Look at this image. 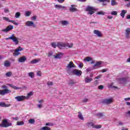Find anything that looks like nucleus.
Returning <instances> with one entry per match:
<instances>
[{"instance_id":"79ce46f5","label":"nucleus","mask_w":130,"mask_h":130,"mask_svg":"<svg viewBox=\"0 0 130 130\" xmlns=\"http://www.w3.org/2000/svg\"><path fill=\"white\" fill-rule=\"evenodd\" d=\"M3 20L7 21V22H10V23L12 22V20H10L8 17H3Z\"/></svg>"},{"instance_id":"393cba45","label":"nucleus","mask_w":130,"mask_h":130,"mask_svg":"<svg viewBox=\"0 0 130 130\" xmlns=\"http://www.w3.org/2000/svg\"><path fill=\"white\" fill-rule=\"evenodd\" d=\"M55 8L57 9V10H60V9H66V7L59 5H55Z\"/></svg>"},{"instance_id":"f704fd0d","label":"nucleus","mask_w":130,"mask_h":130,"mask_svg":"<svg viewBox=\"0 0 130 130\" xmlns=\"http://www.w3.org/2000/svg\"><path fill=\"white\" fill-rule=\"evenodd\" d=\"M48 56L49 57H50V56H54V55H53V52L52 51H50L48 53Z\"/></svg>"},{"instance_id":"338daca9","label":"nucleus","mask_w":130,"mask_h":130,"mask_svg":"<svg viewBox=\"0 0 130 130\" xmlns=\"http://www.w3.org/2000/svg\"><path fill=\"white\" fill-rule=\"evenodd\" d=\"M69 84H70L71 85H74V84H75V82H74V81L73 80H71L69 82Z\"/></svg>"},{"instance_id":"5701e85b","label":"nucleus","mask_w":130,"mask_h":130,"mask_svg":"<svg viewBox=\"0 0 130 130\" xmlns=\"http://www.w3.org/2000/svg\"><path fill=\"white\" fill-rule=\"evenodd\" d=\"M125 37H126V38H129V35H130V30L128 29V28H127L126 30H125Z\"/></svg>"},{"instance_id":"7c9ffc66","label":"nucleus","mask_w":130,"mask_h":130,"mask_svg":"<svg viewBox=\"0 0 130 130\" xmlns=\"http://www.w3.org/2000/svg\"><path fill=\"white\" fill-rule=\"evenodd\" d=\"M31 11H25V17H30V16H31Z\"/></svg>"},{"instance_id":"5fc2aeb1","label":"nucleus","mask_w":130,"mask_h":130,"mask_svg":"<svg viewBox=\"0 0 130 130\" xmlns=\"http://www.w3.org/2000/svg\"><path fill=\"white\" fill-rule=\"evenodd\" d=\"M37 19V17L36 16H34L31 17V20L32 21H36V19Z\"/></svg>"},{"instance_id":"f03ea898","label":"nucleus","mask_w":130,"mask_h":130,"mask_svg":"<svg viewBox=\"0 0 130 130\" xmlns=\"http://www.w3.org/2000/svg\"><path fill=\"white\" fill-rule=\"evenodd\" d=\"M12 40L13 42H14L15 45H18L19 44V40L18 38L15 36V34H12L11 36L6 39V40Z\"/></svg>"},{"instance_id":"4c0bfd02","label":"nucleus","mask_w":130,"mask_h":130,"mask_svg":"<svg viewBox=\"0 0 130 130\" xmlns=\"http://www.w3.org/2000/svg\"><path fill=\"white\" fill-rule=\"evenodd\" d=\"M96 116L100 117H103V116L104 115V113H98L96 114Z\"/></svg>"},{"instance_id":"a211bd4d","label":"nucleus","mask_w":130,"mask_h":130,"mask_svg":"<svg viewBox=\"0 0 130 130\" xmlns=\"http://www.w3.org/2000/svg\"><path fill=\"white\" fill-rule=\"evenodd\" d=\"M59 24H61L62 26H68L69 25V21L68 20H61L59 21Z\"/></svg>"},{"instance_id":"f3484780","label":"nucleus","mask_w":130,"mask_h":130,"mask_svg":"<svg viewBox=\"0 0 130 130\" xmlns=\"http://www.w3.org/2000/svg\"><path fill=\"white\" fill-rule=\"evenodd\" d=\"M27 60V57H26V56H22L20 57L18 59L19 62H25Z\"/></svg>"},{"instance_id":"58836bf2","label":"nucleus","mask_w":130,"mask_h":130,"mask_svg":"<svg viewBox=\"0 0 130 130\" xmlns=\"http://www.w3.org/2000/svg\"><path fill=\"white\" fill-rule=\"evenodd\" d=\"M101 127H102L101 125H94L93 128L98 129V128H101Z\"/></svg>"},{"instance_id":"72a5a7b5","label":"nucleus","mask_w":130,"mask_h":130,"mask_svg":"<svg viewBox=\"0 0 130 130\" xmlns=\"http://www.w3.org/2000/svg\"><path fill=\"white\" fill-rule=\"evenodd\" d=\"M86 125H87V126H92V127H94V123L93 122H87L86 123Z\"/></svg>"},{"instance_id":"c756f323","label":"nucleus","mask_w":130,"mask_h":130,"mask_svg":"<svg viewBox=\"0 0 130 130\" xmlns=\"http://www.w3.org/2000/svg\"><path fill=\"white\" fill-rule=\"evenodd\" d=\"M10 66H11V63H10V62L8 61H5V62H4L5 67H6V68H9V67H10Z\"/></svg>"},{"instance_id":"bf43d9fd","label":"nucleus","mask_w":130,"mask_h":130,"mask_svg":"<svg viewBox=\"0 0 130 130\" xmlns=\"http://www.w3.org/2000/svg\"><path fill=\"white\" fill-rule=\"evenodd\" d=\"M11 119H14V120H16V121L19 120V117H12V118H11Z\"/></svg>"},{"instance_id":"49530a36","label":"nucleus","mask_w":130,"mask_h":130,"mask_svg":"<svg viewBox=\"0 0 130 130\" xmlns=\"http://www.w3.org/2000/svg\"><path fill=\"white\" fill-rule=\"evenodd\" d=\"M97 15H105V12H104L103 11L98 12L97 13Z\"/></svg>"},{"instance_id":"de8ad7c7","label":"nucleus","mask_w":130,"mask_h":130,"mask_svg":"<svg viewBox=\"0 0 130 130\" xmlns=\"http://www.w3.org/2000/svg\"><path fill=\"white\" fill-rule=\"evenodd\" d=\"M47 85H48V86H52V85H53V82L51 81H49L47 83Z\"/></svg>"},{"instance_id":"20e7f679","label":"nucleus","mask_w":130,"mask_h":130,"mask_svg":"<svg viewBox=\"0 0 130 130\" xmlns=\"http://www.w3.org/2000/svg\"><path fill=\"white\" fill-rule=\"evenodd\" d=\"M73 68H76V65L74 64L73 61H70L67 66V73L69 74V71H70V72L73 71V70H71V69H73Z\"/></svg>"},{"instance_id":"dca6fc26","label":"nucleus","mask_w":130,"mask_h":130,"mask_svg":"<svg viewBox=\"0 0 130 130\" xmlns=\"http://www.w3.org/2000/svg\"><path fill=\"white\" fill-rule=\"evenodd\" d=\"M84 81L85 83H86L87 84H89L91 83L92 81H93V78L89 76H87L85 77Z\"/></svg>"},{"instance_id":"a18cd8bd","label":"nucleus","mask_w":130,"mask_h":130,"mask_svg":"<svg viewBox=\"0 0 130 130\" xmlns=\"http://www.w3.org/2000/svg\"><path fill=\"white\" fill-rule=\"evenodd\" d=\"M84 61H90V60H92V58H91L90 57H87L84 59Z\"/></svg>"},{"instance_id":"b1692460","label":"nucleus","mask_w":130,"mask_h":130,"mask_svg":"<svg viewBox=\"0 0 130 130\" xmlns=\"http://www.w3.org/2000/svg\"><path fill=\"white\" fill-rule=\"evenodd\" d=\"M119 81L121 84H124L125 83H126L127 80H126V78H120L119 79Z\"/></svg>"},{"instance_id":"0eeeda50","label":"nucleus","mask_w":130,"mask_h":130,"mask_svg":"<svg viewBox=\"0 0 130 130\" xmlns=\"http://www.w3.org/2000/svg\"><path fill=\"white\" fill-rule=\"evenodd\" d=\"M25 25L27 27H33L34 28H36V25L31 21H27L25 23Z\"/></svg>"},{"instance_id":"f257e3e1","label":"nucleus","mask_w":130,"mask_h":130,"mask_svg":"<svg viewBox=\"0 0 130 130\" xmlns=\"http://www.w3.org/2000/svg\"><path fill=\"white\" fill-rule=\"evenodd\" d=\"M68 74L70 75H74V76H77L78 77H80V76H82V71L78 70L77 69H73L71 71L69 70Z\"/></svg>"},{"instance_id":"9b49d317","label":"nucleus","mask_w":130,"mask_h":130,"mask_svg":"<svg viewBox=\"0 0 130 130\" xmlns=\"http://www.w3.org/2000/svg\"><path fill=\"white\" fill-rule=\"evenodd\" d=\"M14 29V26L13 25H8L6 28L3 29L2 30V32H6L7 33V32H9V31H11V30H13Z\"/></svg>"},{"instance_id":"603ef678","label":"nucleus","mask_w":130,"mask_h":130,"mask_svg":"<svg viewBox=\"0 0 130 130\" xmlns=\"http://www.w3.org/2000/svg\"><path fill=\"white\" fill-rule=\"evenodd\" d=\"M98 88L100 90H103V89H104V86L101 85L98 86Z\"/></svg>"},{"instance_id":"423d86ee","label":"nucleus","mask_w":130,"mask_h":130,"mask_svg":"<svg viewBox=\"0 0 130 130\" xmlns=\"http://www.w3.org/2000/svg\"><path fill=\"white\" fill-rule=\"evenodd\" d=\"M24 49H23L21 46L18 47L17 48H16L13 53L14 56H18V55H20V53L19 51H22V50H23Z\"/></svg>"},{"instance_id":"c9c22d12","label":"nucleus","mask_w":130,"mask_h":130,"mask_svg":"<svg viewBox=\"0 0 130 130\" xmlns=\"http://www.w3.org/2000/svg\"><path fill=\"white\" fill-rule=\"evenodd\" d=\"M51 45L52 47H53V48H56V47H57V44H56V43L55 42L52 43L51 44Z\"/></svg>"},{"instance_id":"2eb2a0df","label":"nucleus","mask_w":130,"mask_h":130,"mask_svg":"<svg viewBox=\"0 0 130 130\" xmlns=\"http://www.w3.org/2000/svg\"><path fill=\"white\" fill-rule=\"evenodd\" d=\"M75 7H76V5H72L71 7L69 9L70 12H72V13L78 12V9L76 8H75Z\"/></svg>"},{"instance_id":"412c9836","label":"nucleus","mask_w":130,"mask_h":130,"mask_svg":"<svg viewBox=\"0 0 130 130\" xmlns=\"http://www.w3.org/2000/svg\"><path fill=\"white\" fill-rule=\"evenodd\" d=\"M11 105H7L5 102H1L0 103V107H10Z\"/></svg>"},{"instance_id":"c03bdc74","label":"nucleus","mask_w":130,"mask_h":130,"mask_svg":"<svg viewBox=\"0 0 130 130\" xmlns=\"http://www.w3.org/2000/svg\"><path fill=\"white\" fill-rule=\"evenodd\" d=\"M12 75H13V73H12V72H9L6 74V77H11Z\"/></svg>"},{"instance_id":"09e8293b","label":"nucleus","mask_w":130,"mask_h":130,"mask_svg":"<svg viewBox=\"0 0 130 130\" xmlns=\"http://www.w3.org/2000/svg\"><path fill=\"white\" fill-rule=\"evenodd\" d=\"M111 14V15H113V16H117V12L116 11H113Z\"/></svg>"},{"instance_id":"a878e982","label":"nucleus","mask_w":130,"mask_h":130,"mask_svg":"<svg viewBox=\"0 0 130 130\" xmlns=\"http://www.w3.org/2000/svg\"><path fill=\"white\" fill-rule=\"evenodd\" d=\"M78 117L79 118V119H81V120H84V117H83V114H82V113L80 112H78Z\"/></svg>"},{"instance_id":"37998d69","label":"nucleus","mask_w":130,"mask_h":130,"mask_svg":"<svg viewBox=\"0 0 130 130\" xmlns=\"http://www.w3.org/2000/svg\"><path fill=\"white\" fill-rule=\"evenodd\" d=\"M24 122L23 121H17L16 125H24Z\"/></svg>"},{"instance_id":"774afa93","label":"nucleus","mask_w":130,"mask_h":130,"mask_svg":"<svg viewBox=\"0 0 130 130\" xmlns=\"http://www.w3.org/2000/svg\"><path fill=\"white\" fill-rule=\"evenodd\" d=\"M125 101H129L130 100V98H127L124 99Z\"/></svg>"},{"instance_id":"4468645a","label":"nucleus","mask_w":130,"mask_h":130,"mask_svg":"<svg viewBox=\"0 0 130 130\" xmlns=\"http://www.w3.org/2000/svg\"><path fill=\"white\" fill-rule=\"evenodd\" d=\"M63 55V53H59L58 54H56V55H54V57L56 59H60V58H62V56Z\"/></svg>"},{"instance_id":"473e14b6","label":"nucleus","mask_w":130,"mask_h":130,"mask_svg":"<svg viewBox=\"0 0 130 130\" xmlns=\"http://www.w3.org/2000/svg\"><path fill=\"white\" fill-rule=\"evenodd\" d=\"M28 122H29L30 124H34L35 123V119L31 118L28 120Z\"/></svg>"},{"instance_id":"4d7b16f0","label":"nucleus","mask_w":130,"mask_h":130,"mask_svg":"<svg viewBox=\"0 0 130 130\" xmlns=\"http://www.w3.org/2000/svg\"><path fill=\"white\" fill-rule=\"evenodd\" d=\"M83 66L84 65L83 64L82 62H81L78 66L79 68H80V69H82Z\"/></svg>"},{"instance_id":"6e6d98bb","label":"nucleus","mask_w":130,"mask_h":130,"mask_svg":"<svg viewBox=\"0 0 130 130\" xmlns=\"http://www.w3.org/2000/svg\"><path fill=\"white\" fill-rule=\"evenodd\" d=\"M11 23H13V24H14V25H16V26H18V25H19V23L16 22L14 20H11Z\"/></svg>"},{"instance_id":"8fccbe9b","label":"nucleus","mask_w":130,"mask_h":130,"mask_svg":"<svg viewBox=\"0 0 130 130\" xmlns=\"http://www.w3.org/2000/svg\"><path fill=\"white\" fill-rule=\"evenodd\" d=\"M125 116H130V110L125 113Z\"/></svg>"},{"instance_id":"aec40b11","label":"nucleus","mask_w":130,"mask_h":130,"mask_svg":"<svg viewBox=\"0 0 130 130\" xmlns=\"http://www.w3.org/2000/svg\"><path fill=\"white\" fill-rule=\"evenodd\" d=\"M39 61H41V59H35L30 61V63H31V64H35V63H37V62H39Z\"/></svg>"},{"instance_id":"bb28decb","label":"nucleus","mask_w":130,"mask_h":130,"mask_svg":"<svg viewBox=\"0 0 130 130\" xmlns=\"http://www.w3.org/2000/svg\"><path fill=\"white\" fill-rule=\"evenodd\" d=\"M126 12H127L126 10H124L121 11V12L120 15L121 17H122V18H124V16L125 14H126Z\"/></svg>"},{"instance_id":"e2e57ef3","label":"nucleus","mask_w":130,"mask_h":130,"mask_svg":"<svg viewBox=\"0 0 130 130\" xmlns=\"http://www.w3.org/2000/svg\"><path fill=\"white\" fill-rule=\"evenodd\" d=\"M99 82V80H96L94 82V85H98V82Z\"/></svg>"},{"instance_id":"ddd939ff","label":"nucleus","mask_w":130,"mask_h":130,"mask_svg":"<svg viewBox=\"0 0 130 130\" xmlns=\"http://www.w3.org/2000/svg\"><path fill=\"white\" fill-rule=\"evenodd\" d=\"M102 64V62L101 61H96L95 64L93 65V69L96 70V67H99V68H101V64Z\"/></svg>"},{"instance_id":"e433bc0d","label":"nucleus","mask_w":130,"mask_h":130,"mask_svg":"<svg viewBox=\"0 0 130 130\" xmlns=\"http://www.w3.org/2000/svg\"><path fill=\"white\" fill-rule=\"evenodd\" d=\"M21 16V13L20 12H16L15 13V18L17 19L19 18Z\"/></svg>"},{"instance_id":"f8f14e48","label":"nucleus","mask_w":130,"mask_h":130,"mask_svg":"<svg viewBox=\"0 0 130 130\" xmlns=\"http://www.w3.org/2000/svg\"><path fill=\"white\" fill-rule=\"evenodd\" d=\"M57 47L61 49L63 47H67V44L63 42H58L57 43Z\"/></svg>"},{"instance_id":"6ab92c4d","label":"nucleus","mask_w":130,"mask_h":130,"mask_svg":"<svg viewBox=\"0 0 130 130\" xmlns=\"http://www.w3.org/2000/svg\"><path fill=\"white\" fill-rule=\"evenodd\" d=\"M93 34L96 35L98 37H102V34H101V31L98 30H94Z\"/></svg>"},{"instance_id":"9d476101","label":"nucleus","mask_w":130,"mask_h":130,"mask_svg":"<svg viewBox=\"0 0 130 130\" xmlns=\"http://www.w3.org/2000/svg\"><path fill=\"white\" fill-rule=\"evenodd\" d=\"M16 101H17L18 102H21L22 101H23L26 99V96L24 95H18L15 98Z\"/></svg>"},{"instance_id":"864d4df0","label":"nucleus","mask_w":130,"mask_h":130,"mask_svg":"<svg viewBox=\"0 0 130 130\" xmlns=\"http://www.w3.org/2000/svg\"><path fill=\"white\" fill-rule=\"evenodd\" d=\"M37 76H39L40 77H41L42 73H41V71H38L37 72Z\"/></svg>"},{"instance_id":"3c124183","label":"nucleus","mask_w":130,"mask_h":130,"mask_svg":"<svg viewBox=\"0 0 130 130\" xmlns=\"http://www.w3.org/2000/svg\"><path fill=\"white\" fill-rule=\"evenodd\" d=\"M109 88H114L115 89H117V86H113L112 84H111L110 85H109Z\"/></svg>"},{"instance_id":"6e6552de","label":"nucleus","mask_w":130,"mask_h":130,"mask_svg":"<svg viewBox=\"0 0 130 130\" xmlns=\"http://www.w3.org/2000/svg\"><path fill=\"white\" fill-rule=\"evenodd\" d=\"M12 91L10 89H6L5 90H0V95L2 96H4L6 94H9V93H11Z\"/></svg>"},{"instance_id":"0e129e2a","label":"nucleus","mask_w":130,"mask_h":130,"mask_svg":"<svg viewBox=\"0 0 130 130\" xmlns=\"http://www.w3.org/2000/svg\"><path fill=\"white\" fill-rule=\"evenodd\" d=\"M4 12H5V13H9V9H8L5 8V9H4Z\"/></svg>"},{"instance_id":"680f3d73","label":"nucleus","mask_w":130,"mask_h":130,"mask_svg":"<svg viewBox=\"0 0 130 130\" xmlns=\"http://www.w3.org/2000/svg\"><path fill=\"white\" fill-rule=\"evenodd\" d=\"M107 71H108V70L107 69H103L102 70V73H105V72H107Z\"/></svg>"},{"instance_id":"1a4fd4ad","label":"nucleus","mask_w":130,"mask_h":130,"mask_svg":"<svg viewBox=\"0 0 130 130\" xmlns=\"http://www.w3.org/2000/svg\"><path fill=\"white\" fill-rule=\"evenodd\" d=\"M113 101H112V99H104L102 103L103 104H107V105H108L109 104H111V103H112Z\"/></svg>"},{"instance_id":"13d9d810","label":"nucleus","mask_w":130,"mask_h":130,"mask_svg":"<svg viewBox=\"0 0 130 130\" xmlns=\"http://www.w3.org/2000/svg\"><path fill=\"white\" fill-rule=\"evenodd\" d=\"M83 103H86V102H88V99H84L82 100Z\"/></svg>"},{"instance_id":"ea45409f","label":"nucleus","mask_w":130,"mask_h":130,"mask_svg":"<svg viewBox=\"0 0 130 130\" xmlns=\"http://www.w3.org/2000/svg\"><path fill=\"white\" fill-rule=\"evenodd\" d=\"M99 3H105L107 2V3H110V0H97Z\"/></svg>"},{"instance_id":"4be33fe9","label":"nucleus","mask_w":130,"mask_h":130,"mask_svg":"<svg viewBox=\"0 0 130 130\" xmlns=\"http://www.w3.org/2000/svg\"><path fill=\"white\" fill-rule=\"evenodd\" d=\"M8 85L9 86V87H11V88L14 89V90H19L20 89H21V87H18L15 85H13V84H8Z\"/></svg>"},{"instance_id":"39448f33","label":"nucleus","mask_w":130,"mask_h":130,"mask_svg":"<svg viewBox=\"0 0 130 130\" xmlns=\"http://www.w3.org/2000/svg\"><path fill=\"white\" fill-rule=\"evenodd\" d=\"M86 11L88 12L89 15H93L95 13V8L91 6H87L86 8Z\"/></svg>"},{"instance_id":"69168bd1","label":"nucleus","mask_w":130,"mask_h":130,"mask_svg":"<svg viewBox=\"0 0 130 130\" xmlns=\"http://www.w3.org/2000/svg\"><path fill=\"white\" fill-rule=\"evenodd\" d=\"M101 77H102V75H99V76L95 77L94 78V79H100V78H101Z\"/></svg>"},{"instance_id":"a19ab883","label":"nucleus","mask_w":130,"mask_h":130,"mask_svg":"<svg viewBox=\"0 0 130 130\" xmlns=\"http://www.w3.org/2000/svg\"><path fill=\"white\" fill-rule=\"evenodd\" d=\"M41 130H51L50 128L48 126H44L41 128Z\"/></svg>"},{"instance_id":"2f4dec72","label":"nucleus","mask_w":130,"mask_h":130,"mask_svg":"<svg viewBox=\"0 0 130 130\" xmlns=\"http://www.w3.org/2000/svg\"><path fill=\"white\" fill-rule=\"evenodd\" d=\"M28 77H30L31 79L34 78V72H29L28 73Z\"/></svg>"},{"instance_id":"c85d7f7f","label":"nucleus","mask_w":130,"mask_h":130,"mask_svg":"<svg viewBox=\"0 0 130 130\" xmlns=\"http://www.w3.org/2000/svg\"><path fill=\"white\" fill-rule=\"evenodd\" d=\"M33 94H34L33 91H30L27 93V96H25V99H28L29 97H31V96H32Z\"/></svg>"},{"instance_id":"052dcab7","label":"nucleus","mask_w":130,"mask_h":130,"mask_svg":"<svg viewBox=\"0 0 130 130\" xmlns=\"http://www.w3.org/2000/svg\"><path fill=\"white\" fill-rule=\"evenodd\" d=\"M124 123L122 121H119L118 122V125H123Z\"/></svg>"},{"instance_id":"cd10ccee","label":"nucleus","mask_w":130,"mask_h":130,"mask_svg":"<svg viewBox=\"0 0 130 130\" xmlns=\"http://www.w3.org/2000/svg\"><path fill=\"white\" fill-rule=\"evenodd\" d=\"M111 6H117L118 5V3L115 1V0H111Z\"/></svg>"},{"instance_id":"7ed1b4c3","label":"nucleus","mask_w":130,"mask_h":130,"mask_svg":"<svg viewBox=\"0 0 130 130\" xmlns=\"http://www.w3.org/2000/svg\"><path fill=\"white\" fill-rule=\"evenodd\" d=\"M11 125L12 123H9L7 119H4L2 123L0 124V126L1 127H9V126H11Z\"/></svg>"}]
</instances>
